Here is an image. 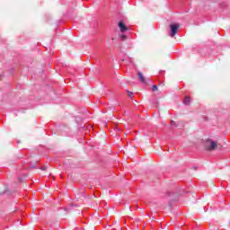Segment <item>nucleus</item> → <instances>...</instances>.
<instances>
[{
  "instance_id": "9d476101",
  "label": "nucleus",
  "mask_w": 230,
  "mask_h": 230,
  "mask_svg": "<svg viewBox=\"0 0 230 230\" xmlns=\"http://www.w3.org/2000/svg\"><path fill=\"white\" fill-rule=\"evenodd\" d=\"M41 170H46V167H42Z\"/></svg>"
},
{
  "instance_id": "7ed1b4c3",
  "label": "nucleus",
  "mask_w": 230,
  "mask_h": 230,
  "mask_svg": "<svg viewBox=\"0 0 230 230\" xmlns=\"http://www.w3.org/2000/svg\"><path fill=\"white\" fill-rule=\"evenodd\" d=\"M119 28L121 33H125V31H128V27L125 26V23H123V22H119Z\"/></svg>"
},
{
  "instance_id": "6e6552de",
  "label": "nucleus",
  "mask_w": 230,
  "mask_h": 230,
  "mask_svg": "<svg viewBox=\"0 0 230 230\" xmlns=\"http://www.w3.org/2000/svg\"><path fill=\"white\" fill-rule=\"evenodd\" d=\"M134 93H132V92H128V96L129 97V98H132V95H133Z\"/></svg>"
},
{
  "instance_id": "20e7f679",
  "label": "nucleus",
  "mask_w": 230,
  "mask_h": 230,
  "mask_svg": "<svg viewBox=\"0 0 230 230\" xmlns=\"http://www.w3.org/2000/svg\"><path fill=\"white\" fill-rule=\"evenodd\" d=\"M137 76H138V79L140 80V82H142V84H146V79H145V76L143 75V74L141 72L137 73Z\"/></svg>"
},
{
  "instance_id": "f03ea898",
  "label": "nucleus",
  "mask_w": 230,
  "mask_h": 230,
  "mask_svg": "<svg viewBox=\"0 0 230 230\" xmlns=\"http://www.w3.org/2000/svg\"><path fill=\"white\" fill-rule=\"evenodd\" d=\"M179 23H172L170 25L171 34L170 37H175L177 35V31H179Z\"/></svg>"
},
{
  "instance_id": "1a4fd4ad",
  "label": "nucleus",
  "mask_w": 230,
  "mask_h": 230,
  "mask_svg": "<svg viewBox=\"0 0 230 230\" xmlns=\"http://www.w3.org/2000/svg\"><path fill=\"white\" fill-rule=\"evenodd\" d=\"M171 125H175V122L173 120H172Z\"/></svg>"
},
{
  "instance_id": "0eeeda50",
  "label": "nucleus",
  "mask_w": 230,
  "mask_h": 230,
  "mask_svg": "<svg viewBox=\"0 0 230 230\" xmlns=\"http://www.w3.org/2000/svg\"><path fill=\"white\" fill-rule=\"evenodd\" d=\"M152 91H154V92H155V91H157V85H153V87H152Z\"/></svg>"
},
{
  "instance_id": "423d86ee",
  "label": "nucleus",
  "mask_w": 230,
  "mask_h": 230,
  "mask_svg": "<svg viewBox=\"0 0 230 230\" xmlns=\"http://www.w3.org/2000/svg\"><path fill=\"white\" fill-rule=\"evenodd\" d=\"M120 40H127V36H126L125 34H122V35L120 36Z\"/></svg>"
},
{
  "instance_id": "39448f33",
  "label": "nucleus",
  "mask_w": 230,
  "mask_h": 230,
  "mask_svg": "<svg viewBox=\"0 0 230 230\" xmlns=\"http://www.w3.org/2000/svg\"><path fill=\"white\" fill-rule=\"evenodd\" d=\"M184 105H190L191 103V98L190 96H186L183 100Z\"/></svg>"
},
{
  "instance_id": "f257e3e1",
  "label": "nucleus",
  "mask_w": 230,
  "mask_h": 230,
  "mask_svg": "<svg viewBox=\"0 0 230 230\" xmlns=\"http://www.w3.org/2000/svg\"><path fill=\"white\" fill-rule=\"evenodd\" d=\"M218 146V144L217 142L208 139L205 143V148L208 151L217 150V147Z\"/></svg>"
}]
</instances>
